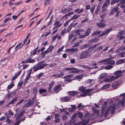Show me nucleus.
<instances>
[{"label":"nucleus","mask_w":125,"mask_h":125,"mask_svg":"<svg viewBox=\"0 0 125 125\" xmlns=\"http://www.w3.org/2000/svg\"><path fill=\"white\" fill-rule=\"evenodd\" d=\"M114 59V58H109L103 60H101L98 62V63L104 62V65L110 64L113 65L115 64L114 60H111V59Z\"/></svg>","instance_id":"1"},{"label":"nucleus","mask_w":125,"mask_h":125,"mask_svg":"<svg viewBox=\"0 0 125 125\" xmlns=\"http://www.w3.org/2000/svg\"><path fill=\"white\" fill-rule=\"evenodd\" d=\"M91 54H89L86 51L82 52L80 55V57L79 59H83L85 58L91 56Z\"/></svg>","instance_id":"2"},{"label":"nucleus","mask_w":125,"mask_h":125,"mask_svg":"<svg viewBox=\"0 0 125 125\" xmlns=\"http://www.w3.org/2000/svg\"><path fill=\"white\" fill-rule=\"evenodd\" d=\"M106 21L104 19H102L100 21V22H97L96 24L99 28H103L106 26Z\"/></svg>","instance_id":"3"},{"label":"nucleus","mask_w":125,"mask_h":125,"mask_svg":"<svg viewBox=\"0 0 125 125\" xmlns=\"http://www.w3.org/2000/svg\"><path fill=\"white\" fill-rule=\"evenodd\" d=\"M54 26L53 28V30L58 29L62 25V24L58 21L55 20L54 22Z\"/></svg>","instance_id":"4"},{"label":"nucleus","mask_w":125,"mask_h":125,"mask_svg":"<svg viewBox=\"0 0 125 125\" xmlns=\"http://www.w3.org/2000/svg\"><path fill=\"white\" fill-rule=\"evenodd\" d=\"M86 88L85 87L82 86L79 88V90L83 93L90 92H91L92 90V89H88L87 90H86Z\"/></svg>","instance_id":"5"},{"label":"nucleus","mask_w":125,"mask_h":125,"mask_svg":"<svg viewBox=\"0 0 125 125\" xmlns=\"http://www.w3.org/2000/svg\"><path fill=\"white\" fill-rule=\"evenodd\" d=\"M122 72L121 70H119L115 71L113 73V74L115 75V79H117L122 75Z\"/></svg>","instance_id":"6"},{"label":"nucleus","mask_w":125,"mask_h":125,"mask_svg":"<svg viewBox=\"0 0 125 125\" xmlns=\"http://www.w3.org/2000/svg\"><path fill=\"white\" fill-rule=\"evenodd\" d=\"M25 101L26 102L24 106L25 107H27L32 105L34 103L33 102L31 101L30 99H28Z\"/></svg>","instance_id":"7"},{"label":"nucleus","mask_w":125,"mask_h":125,"mask_svg":"<svg viewBox=\"0 0 125 125\" xmlns=\"http://www.w3.org/2000/svg\"><path fill=\"white\" fill-rule=\"evenodd\" d=\"M61 85L59 84L56 85L54 89V90L55 92H56V93H58L59 91L62 90V88H61Z\"/></svg>","instance_id":"8"},{"label":"nucleus","mask_w":125,"mask_h":125,"mask_svg":"<svg viewBox=\"0 0 125 125\" xmlns=\"http://www.w3.org/2000/svg\"><path fill=\"white\" fill-rule=\"evenodd\" d=\"M112 30L111 28H109L107 29L105 31H103L102 33L99 35V36H104L106 34H108Z\"/></svg>","instance_id":"9"},{"label":"nucleus","mask_w":125,"mask_h":125,"mask_svg":"<svg viewBox=\"0 0 125 125\" xmlns=\"http://www.w3.org/2000/svg\"><path fill=\"white\" fill-rule=\"evenodd\" d=\"M78 94V92L74 91H69L68 94L72 97H74Z\"/></svg>","instance_id":"10"},{"label":"nucleus","mask_w":125,"mask_h":125,"mask_svg":"<svg viewBox=\"0 0 125 125\" xmlns=\"http://www.w3.org/2000/svg\"><path fill=\"white\" fill-rule=\"evenodd\" d=\"M77 115V113H74L72 116L71 118L69 121V122L71 123L72 122L73 123H75L76 121V119H75V118Z\"/></svg>","instance_id":"11"},{"label":"nucleus","mask_w":125,"mask_h":125,"mask_svg":"<svg viewBox=\"0 0 125 125\" xmlns=\"http://www.w3.org/2000/svg\"><path fill=\"white\" fill-rule=\"evenodd\" d=\"M18 97H15L9 103L7 104V107H8V106L10 104H14V103L17 102V99L18 98Z\"/></svg>","instance_id":"12"},{"label":"nucleus","mask_w":125,"mask_h":125,"mask_svg":"<svg viewBox=\"0 0 125 125\" xmlns=\"http://www.w3.org/2000/svg\"><path fill=\"white\" fill-rule=\"evenodd\" d=\"M71 99L70 98L67 96H65L63 98H61V102H67L69 101Z\"/></svg>","instance_id":"13"},{"label":"nucleus","mask_w":125,"mask_h":125,"mask_svg":"<svg viewBox=\"0 0 125 125\" xmlns=\"http://www.w3.org/2000/svg\"><path fill=\"white\" fill-rule=\"evenodd\" d=\"M110 104H111L109 107H108V110L110 111L111 109L113 110H115V105H113V102L112 101H111L110 103Z\"/></svg>","instance_id":"14"},{"label":"nucleus","mask_w":125,"mask_h":125,"mask_svg":"<svg viewBox=\"0 0 125 125\" xmlns=\"http://www.w3.org/2000/svg\"><path fill=\"white\" fill-rule=\"evenodd\" d=\"M120 83L119 81H115L113 83L112 85V86L113 88L114 89H116L117 87V86Z\"/></svg>","instance_id":"15"},{"label":"nucleus","mask_w":125,"mask_h":125,"mask_svg":"<svg viewBox=\"0 0 125 125\" xmlns=\"http://www.w3.org/2000/svg\"><path fill=\"white\" fill-rule=\"evenodd\" d=\"M119 10V8L118 7H114L111 11L110 14V15L113 14L115 13V12H117Z\"/></svg>","instance_id":"16"},{"label":"nucleus","mask_w":125,"mask_h":125,"mask_svg":"<svg viewBox=\"0 0 125 125\" xmlns=\"http://www.w3.org/2000/svg\"><path fill=\"white\" fill-rule=\"evenodd\" d=\"M31 68L33 69L34 72H35L38 70L41 69L39 65H38V63L34 66Z\"/></svg>","instance_id":"17"},{"label":"nucleus","mask_w":125,"mask_h":125,"mask_svg":"<svg viewBox=\"0 0 125 125\" xmlns=\"http://www.w3.org/2000/svg\"><path fill=\"white\" fill-rule=\"evenodd\" d=\"M84 32V30L82 29H80L78 30L74 31V33L76 34L75 37L76 36V35L79 36L81 34L80 32Z\"/></svg>","instance_id":"18"},{"label":"nucleus","mask_w":125,"mask_h":125,"mask_svg":"<svg viewBox=\"0 0 125 125\" xmlns=\"http://www.w3.org/2000/svg\"><path fill=\"white\" fill-rule=\"evenodd\" d=\"M92 29V27H91L85 31V34L86 35V36H88L89 35L90 33L91 32V31Z\"/></svg>","instance_id":"19"},{"label":"nucleus","mask_w":125,"mask_h":125,"mask_svg":"<svg viewBox=\"0 0 125 125\" xmlns=\"http://www.w3.org/2000/svg\"><path fill=\"white\" fill-rule=\"evenodd\" d=\"M73 11H72L68 13L67 14L65 15L64 16H63L62 17V19L65 18V20H66L68 19V18L67 17L71 15H73Z\"/></svg>","instance_id":"20"},{"label":"nucleus","mask_w":125,"mask_h":125,"mask_svg":"<svg viewBox=\"0 0 125 125\" xmlns=\"http://www.w3.org/2000/svg\"><path fill=\"white\" fill-rule=\"evenodd\" d=\"M21 71H20L16 74L11 79V81H12L14 80L15 79H17L18 76L20 75Z\"/></svg>","instance_id":"21"},{"label":"nucleus","mask_w":125,"mask_h":125,"mask_svg":"<svg viewBox=\"0 0 125 125\" xmlns=\"http://www.w3.org/2000/svg\"><path fill=\"white\" fill-rule=\"evenodd\" d=\"M89 121V119H87L86 121H85L84 120L83 121L80 122L78 125H86L87 124Z\"/></svg>","instance_id":"22"},{"label":"nucleus","mask_w":125,"mask_h":125,"mask_svg":"<svg viewBox=\"0 0 125 125\" xmlns=\"http://www.w3.org/2000/svg\"><path fill=\"white\" fill-rule=\"evenodd\" d=\"M21 43L20 42L16 46L15 48V52H16L19 49H21L23 45H21Z\"/></svg>","instance_id":"23"},{"label":"nucleus","mask_w":125,"mask_h":125,"mask_svg":"<svg viewBox=\"0 0 125 125\" xmlns=\"http://www.w3.org/2000/svg\"><path fill=\"white\" fill-rule=\"evenodd\" d=\"M73 67L65 68L63 70V71H69L68 73H73Z\"/></svg>","instance_id":"24"},{"label":"nucleus","mask_w":125,"mask_h":125,"mask_svg":"<svg viewBox=\"0 0 125 125\" xmlns=\"http://www.w3.org/2000/svg\"><path fill=\"white\" fill-rule=\"evenodd\" d=\"M64 75V74L62 72H61L60 74H53L52 75L53 77H58L60 78L62 76H63Z\"/></svg>","instance_id":"25"},{"label":"nucleus","mask_w":125,"mask_h":125,"mask_svg":"<svg viewBox=\"0 0 125 125\" xmlns=\"http://www.w3.org/2000/svg\"><path fill=\"white\" fill-rule=\"evenodd\" d=\"M54 84V83L53 82H52L49 84V87L48 88V92L49 93L51 92L52 93V92L51 91V89L52 88Z\"/></svg>","instance_id":"26"},{"label":"nucleus","mask_w":125,"mask_h":125,"mask_svg":"<svg viewBox=\"0 0 125 125\" xmlns=\"http://www.w3.org/2000/svg\"><path fill=\"white\" fill-rule=\"evenodd\" d=\"M36 61L34 59H31L30 58H29L26 61L27 63H33L35 62Z\"/></svg>","instance_id":"27"},{"label":"nucleus","mask_w":125,"mask_h":125,"mask_svg":"<svg viewBox=\"0 0 125 125\" xmlns=\"http://www.w3.org/2000/svg\"><path fill=\"white\" fill-rule=\"evenodd\" d=\"M115 76L114 77V76L112 75L111 76L108 77V78H107V81H112L115 80Z\"/></svg>","instance_id":"28"},{"label":"nucleus","mask_w":125,"mask_h":125,"mask_svg":"<svg viewBox=\"0 0 125 125\" xmlns=\"http://www.w3.org/2000/svg\"><path fill=\"white\" fill-rule=\"evenodd\" d=\"M107 74V73H102L99 76V79H102L106 76Z\"/></svg>","instance_id":"29"},{"label":"nucleus","mask_w":125,"mask_h":125,"mask_svg":"<svg viewBox=\"0 0 125 125\" xmlns=\"http://www.w3.org/2000/svg\"><path fill=\"white\" fill-rule=\"evenodd\" d=\"M102 32V31L100 30H99V31H96L94 32L93 33L92 35H95L96 36L98 35L99 34H100Z\"/></svg>","instance_id":"30"},{"label":"nucleus","mask_w":125,"mask_h":125,"mask_svg":"<svg viewBox=\"0 0 125 125\" xmlns=\"http://www.w3.org/2000/svg\"><path fill=\"white\" fill-rule=\"evenodd\" d=\"M80 15H74L72 18L70 19V21L71 20H75L78 18L79 17Z\"/></svg>","instance_id":"31"},{"label":"nucleus","mask_w":125,"mask_h":125,"mask_svg":"<svg viewBox=\"0 0 125 125\" xmlns=\"http://www.w3.org/2000/svg\"><path fill=\"white\" fill-rule=\"evenodd\" d=\"M77 115H78V118H80L82 120L83 119V115L81 112H78Z\"/></svg>","instance_id":"32"},{"label":"nucleus","mask_w":125,"mask_h":125,"mask_svg":"<svg viewBox=\"0 0 125 125\" xmlns=\"http://www.w3.org/2000/svg\"><path fill=\"white\" fill-rule=\"evenodd\" d=\"M90 115V114L89 113H87L84 116V119L85 121H86L87 119L89 120V117Z\"/></svg>","instance_id":"33"},{"label":"nucleus","mask_w":125,"mask_h":125,"mask_svg":"<svg viewBox=\"0 0 125 125\" xmlns=\"http://www.w3.org/2000/svg\"><path fill=\"white\" fill-rule=\"evenodd\" d=\"M14 86V82L13 81L11 82V84L8 85L7 87V89H10L12 88L13 86Z\"/></svg>","instance_id":"34"},{"label":"nucleus","mask_w":125,"mask_h":125,"mask_svg":"<svg viewBox=\"0 0 125 125\" xmlns=\"http://www.w3.org/2000/svg\"><path fill=\"white\" fill-rule=\"evenodd\" d=\"M46 91L47 90H46L43 88H41L40 89L39 91V92L40 93V94H41L43 93L46 92Z\"/></svg>","instance_id":"35"},{"label":"nucleus","mask_w":125,"mask_h":125,"mask_svg":"<svg viewBox=\"0 0 125 125\" xmlns=\"http://www.w3.org/2000/svg\"><path fill=\"white\" fill-rule=\"evenodd\" d=\"M33 90V92L34 95H37L38 90L37 88L36 87H34L32 89Z\"/></svg>","instance_id":"36"},{"label":"nucleus","mask_w":125,"mask_h":125,"mask_svg":"<svg viewBox=\"0 0 125 125\" xmlns=\"http://www.w3.org/2000/svg\"><path fill=\"white\" fill-rule=\"evenodd\" d=\"M125 31H119L118 34V36L117 38H118L121 35H124Z\"/></svg>","instance_id":"37"},{"label":"nucleus","mask_w":125,"mask_h":125,"mask_svg":"<svg viewBox=\"0 0 125 125\" xmlns=\"http://www.w3.org/2000/svg\"><path fill=\"white\" fill-rule=\"evenodd\" d=\"M73 73H79V72L81 71L80 70H79L78 69L73 67Z\"/></svg>","instance_id":"38"},{"label":"nucleus","mask_w":125,"mask_h":125,"mask_svg":"<svg viewBox=\"0 0 125 125\" xmlns=\"http://www.w3.org/2000/svg\"><path fill=\"white\" fill-rule=\"evenodd\" d=\"M7 120H6V122L7 124H10L12 122V120L10 119L9 118V116H7L6 117Z\"/></svg>","instance_id":"39"},{"label":"nucleus","mask_w":125,"mask_h":125,"mask_svg":"<svg viewBox=\"0 0 125 125\" xmlns=\"http://www.w3.org/2000/svg\"><path fill=\"white\" fill-rule=\"evenodd\" d=\"M113 67V66L111 65H108L104 67V69L106 70H110Z\"/></svg>","instance_id":"40"},{"label":"nucleus","mask_w":125,"mask_h":125,"mask_svg":"<svg viewBox=\"0 0 125 125\" xmlns=\"http://www.w3.org/2000/svg\"><path fill=\"white\" fill-rule=\"evenodd\" d=\"M108 111H104L103 112H102V115L104 116L105 117H106L108 115Z\"/></svg>","instance_id":"41"},{"label":"nucleus","mask_w":125,"mask_h":125,"mask_svg":"<svg viewBox=\"0 0 125 125\" xmlns=\"http://www.w3.org/2000/svg\"><path fill=\"white\" fill-rule=\"evenodd\" d=\"M92 45L91 44H90L89 43L87 44L84 45L82 46V48H87L88 47Z\"/></svg>","instance_id":"42"},{"label":"nucleus","mask_w":125,"mask_h":125,"mask_svg":"<svg viewBox=\"0 0 125 125\" xmlns=\"http://www.w3.org/2000/svg\"><path fill=\"white\" fill-rule=\"evenodd\" d=\"M48 50H47L44 52H42L41 54L43 55L42 57H45V54H47V53L49 52L48 51Z\"/></svg>","instance_id":"43"},{"label":"nucleus","mask_w":125,"mask_h":125,"mask_svg":"<svg viewBox=\"0 0 125 125\" xmlns=\"http://www.w3.org/2000/svg\"><path fill=\"white\" fill-rule=\"evenodd\" d=\"M90 92L84 93L81 94L80 95L82 97H85L87 95H89Z\"/></svg>","instance_id":"44"},{"label":"nucleus","mask_w":125,"mask_h":125,"mask_svg":"<svg viewBox=\"0 0 125 125\" xmlns=\"http://www.w3.org/2000/svg\"><path fill=\"white\" fill-rule=\"evenodd\" d=\"M54 48V46H53L52 45H51L49 46V47L47 49V50H48V51L50 52L52 51Z\"/></svg>","instance_id":"45"},{"label":"nucleus","mask_w":125,"mask_h":125,"mask_svg":"<svg viewBox=\"0 0 125 125\" xmlns=\"http://www.w3.org/2000/svg\"><path fill=\"white\" fill-rule=\"evenodd\" d=\"M24 99H22L20 100V101L17 103L15 105L16 106L20 105H21V104L23 101Z\"/></svg>","instance_id":"46"},{"label":"nucleus","mask_w":125,"mask_h":125,"mask_svg":"<svg viewBox=\"0 0 125 125\" xmlns=\"http://www.w3.org/2000/svg\"><path fill=\"white\" fill-rule=\"evenodd\" d=\"M125 102V96L123 97V98L122 99L121 101V103L123 106L124 105V104Z\"/></svg>","instance_id":"47"},{"label":"nucleus","mask_w":125,"mask_h":125,"mask_svg":"<svg viewBox=\"0 0 125 125\" xmlns=\"http://www.w3.org/2000/svg\"><path fill=\"white\" fill-rule=\"evenodd\" d=\"M100 9V7L99 6H97V9L95 10V13L96 14H97L98 12L99 11Z\"/></svg>","instance_id":"48"},{"label":"nucleus","mask_w":125,"mask_h":125,"mask_svg":"<svg viewBox=\"0 0 125 125\" xmlns=\"http://www.w3.org/2000/svg\"><path fill=\"white\" fill-rule=\"evenodd\" d=\"M40 66L41 68V69H42L44 67H45L46 65H47V64L44 63L42 64V65H39Z\"/></svg>","instance_id":"49"},{"label":"nucleus","mask_w":125,"mask_h":125,"mask_svg":"<svg viewBox=\"0 0 125 125\" xmlns=\"http://www.w3.org/2000/svg\"><path fill=\"white\" fill-rule=\"evenodd\" d=\"M30 77L27 75L25 79L24 80V84H25L27 82V81L29 79Z\"/></svg>","instance_id":"50"},{"label":"nucleus","mask_w":125,"mask_h":125,"mask_svg":"<svg viewBox=\"0 0 125 125\" xmlns=\"http://www.w3.org/2000/svg\"><path fill=\"white\" fill-rule=\"evenodd\" d=\"M73 76V75L70 74L68 75H66L64 76L63 78H71Z\"/></svg>","instance_id":"51"},{"label":"nucleus","mask_w":125,"mask_h":125,"mask_svg":"<svg viewBox=\"0 0 125 125\" xmlns=\"http://www.w3.org/2000/svg\"><path fill=\"white\" fill-rule=\"evenodd\" d=\"M74 35L73 33H70V35H69L68 40H69L70 41L72 38L73 37Z\"/></svg>","instance_id":"52"},{"label":"nucleus","mask_w":125,"mask_h":125,"mask_svg":"<svg viewBox=\"0 0 125 125\" xmlns=\"http://www.w3.org/2000/svg\"><path fill=\"white\" fill-rule=\"evenodd\" d=\"M12 93H10L8 94H7L5 96L7 99H9L11 96L12 95Z\"/></svg>","instance_id":"53"},{"label":"nucleus","mask_w":125,"mask_h":125,"mask_svg":"<svg viewBox=\"0 0 125 125\" xmlns=\"http://www.w3.org/2000/svg\"><path fill=\"white\" fill-rule=\"evenodd\" d=\"M95 39H96V38L94 39H91L88 42V43L92 45V43L95 41Z\"/></svg>","instance_id":"54"},{"label":"nucleus","mask_w":125,"mask_h":125,"mask_svg":"<svg viewBox=\"0 0 125 125\" xmlns=\"http://www.w3.org/2000/svg\"><path fill=\"white\" fill-rule=\"evenodd\" d=\"M23 83V81H20L18 83V86L19 87H21Z\"/></svg>","instance_id":"55"},{"label":"nucleus","mask_w":125,"mask_h":125,"mask_svg":"<svg viewBox=\"0 0 125 125\" xmlns=\"http://www.w3.org/2000/svg\"><path fill=\"white\" fill-rule=\"evenodd\" d=\"M71 52L73 53L76 52L78 51V49L77 48L72 49H71Z\"/></svg>","instance_id":"56"},{"label":"nucleus","mask_w":125,"mask_h":125,"mask_svg":"<svg viewBox=\"0 0 125 125\" xmlns=\"http://www.w3.org/2000/svg\"><path fill=\"white\" fill-rule=\"evenodd\" d=\"M50 3V2L49 0H45L44 4L45 6L48 5Z\"/></svg>","instance_id":"57"},{"label":"nucleus","mask_w":125,"mask_h":125,"mask_svg":"<svg viewBox=\"0 0 125 125\" xmlns=\"http://www.w3.org/2000/svg\"><path fill=\"white\" fill-rule=\"evenodd\" d=\"M117 56L118 57L119 56L120 57H124V56L122 52L118 53L117 54Z\"/></svg>","instance_id":"58"},{"label":"nucleus","mask_w":125,"mask_h":125,"mask_svg":"<svg viewBox=\"0 0 125 125\" xmlns=\"http://www.w3.org/2000/svg\"><path fill=\"white\" fill-rule=\"evenodd\" d=\"M82 75H80L76 76V78L78 79L79 81H80L81 79L82 78Z\"/></svg>","instance_id":"59"},{"label":"nucleus","mask_w":125,"mask_h":125,"mask_svg":"<svg viewBox=\"0 0 125 125\" xmlns=\"http://www.w3.org/2000/svg\"><path fill=\"white\" fill-rule=\"evenodd\" d=\"M110 86V85L109 84H106L103 87V89H104L108 88Z\"/></svg>","instance_id":"60"},{"label":"nucleus","mask_w":125,"mask_h":125,"mask_svg":"<svg viewBox=\"0 0 125 125\" xmlns=\"http://www.w3.org/2000/svg\"><path fill=\"white\" fill-rule=\"evenodd\" d=\"M104 3H105L107 6H108L109 5L110 3V0H106Z\"/></svg>","instance_id":"61"},{"label":"nucleus","mask_w":125,"mask_h":125,"mask_svg":"<svg viewBox=\"0 0 125 125\" xmlns=\"http://www.w3.org/2000/svg\"><path fill=\"white\" fill-rule=\"evenodd\" d=\"M69 11V10H68L67 8H66L64 10H62V12L64 13H65Z\"/></svg>","instance_id":"62"},{"label":"nucleus","mask_w":125,"mask_h":125,"mask_svg":"<svg viewBox=\"0 0 125 125\" xmlns=\"http://www.w3.org/2000/svg\"><path fill=\"white\" fill-rule=\"evenodd\" d=\"M124 10H123V13H125V5H122L120 6Z\"/></svg>","instance_id":"63"},{"label":"nucleus","mask_w":125,"mask_h":125,"mask_svg":"<svg viewBox=\"0 0 125 125\" xmlns=\"http://www.w3.org/2000/svg\"><path fill=\"white\" fill-rule=\"evenodd\" d=\"M93 50V49H92L90 47L88 49L86 50L87 51L89 54L90 52L92 51Z\"/></svg>","instance_id":"64"}]
</instances>
